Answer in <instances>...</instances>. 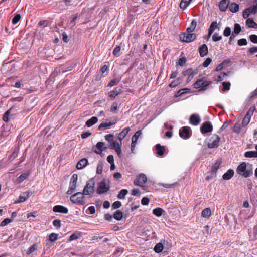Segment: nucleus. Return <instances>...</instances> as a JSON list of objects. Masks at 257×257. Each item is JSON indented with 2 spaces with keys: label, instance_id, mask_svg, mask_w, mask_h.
<instances>
[{
  "label": "nucleus",
  "instance_id": "f257e3e1",
  "mask_svg": "<svg viewBox=\"0 0 257 257\" xmlns=\"http://www.w3.org/2000/svg\"><path fill=\"white\" fill-rule=\"evenodd\" d=\"M95 183L94 178H91L90 180H89L87 182L83 189L82 192L83 194H84L85 196H88L89 197H92L95 192Z\"/></svg>",
  "mask_w": 257,
  "mask_h": 257
},
{
  "label": "nucleus",
  "instance_id": "f03ea898",
  "mask_svg": "<svg viewBox=\"0 0 257 257\" xmlns=\"http://www.w3.org/2000/svg\"><path fill=\"white\" fill-rule=\"evenodd\" d=\"M236 172L238 174L242 175L245 178H247L253 174L252 169H247L245 162L241 163L237 168Z\"/></svg>",
  "mask_w": 257,
  "mask_h": 257
},
{
  "label": "nucleus",
  "instance_id": "7ed1b4c3",
  "mask_svg": "<svg viewBox=\"0 0 257 257\" xmlns=\"http://www.w3.org/2000/svg\"><path fill=\"white\" fill-rule=\"evenodd\" d=\"M85 196L82 192H77L72 195L70 199L73 203L83 205L85 204Z\"/></svg>",
  "mask_w": 257,
  "mask_h": 257
},
{
  "label": "nucleus",
  "instance_id": "20e7f679",
  "mask_svg": "<svg viewBox=\"0 0 257 257\" xmlns=\"http://www.w3.org/2000/svg\"><path fill=\"white\" fill-rule=\"evenodd\" d=\"M212 84L211 81H203L202 79H198L194 84V88H200L199 91H205L208 87Z\"/></svg>",
  "mask_w": 257,
  "mask_h": 257
},
{
  "label": "nucleus",
  "instance_id": "39448f33",
  "mask_svg": "<svg viewBox=\"0 0 257 257\" xmlns=\"http://www.w3.org/2000/svg\"><path fill=\"white\" fill-rule=\"evenodd\" d=\"M196 37V35L195 33L184 32L180 34L179 39L182 42L188 43L193 41Z\"/></svg>",
  "mask_w": 257,
  "mask_h": 257
},
{
  "label": "nucleus",
  "instance_id": "423d86ee",
  "mask_svg": "<svg viewBox=\"0 0 257 257\" xmlns=\"http://www.w3.org/2000/svg\"><path fill=\"white\" fill-rule=\"evenodd\" d=\"M220 140V137L216 134H213L208 143L207 146L209 149L217 148Z\"/></svg>",
  "mask_w": 257,
  "mask_h": 257
},
{
  "label": "nucleus",
  "instance_id": "0eeeda50",
  "mask_svg": "<svg viewBox=\"0 0 257 257\" xmlns=\"http://www.w3.org/2000/svg\"><path fill=\"white\" fill-rule=\"evenodd\" d=\"M109 188L110 187L106 184L105 180H103L98 184L96 192L98 194H104L109 191Z\"/></svg>",
  "mask_w": 257,
  "mask_h": 257
},
{
  "label": "nucleus",
  "instance_id": "6e6552de",
  "mask_svg": "<svg viewBox=\"0 0 257 257\" xmlns=\"http://www.w3.org/2000/svg\"><path fill=\"white\" fill-rule=\"evenodd\" d=\"M191 134V129L188 126H184L179 131L180 136L185 139L189 138Z\"/></svg>",
  "mask_w": 257,
  "mask_h": 257
},
{
  "label": "nucleus",
  "instance_id": "1a4fd4ad",
  "mask_svg": "<svg viewBox=\"0 0 257 257\" xmlns=\"http://www.w3.org/2000/svg\"><path fill=\"white\" fill-rule=\"evenodd\" d=\"M213 126L210 121H206L202 123L200 127V131L202 134H205L212 131Z\"/></svg>",
  "mask_w": 257,
  "mask_h": 257
},
{
  "label": "nucleus",
  "instance_id": "9d476101",
  "mask_svg": "<svg viewBox=\"0 0 257 257\" xmlns=\"http://www.w3.org/2000/svg\"><path fill=\"white\" fill-rule=\"evenodd\" d=\"M32 192L28 191L21 194L18 200L14 201V204H18L25 202L32 194Z\"/></svg>",
  "mask_w": 257,
  "mask_h": 257
},
{
  "label": "nucleus",
  "instance_id": "9b49d317",
  "mask_svg": "<svg viewBox=\"0 0 257 257\" xmlns=\"http://www.w3.org/2000/svg\"><path fill=\"white\" fill-rule=\"evenodd\" d=\"M116 121V119H115L113 121H109L108 120L105 119L101 123L98 128L99 130L107 129L110 126L115 124Z\"/></svg>",
  "mask_w": 257,
  "mask_h": 257
},
{
  "label": "nucleus",
  "instance_id": "f8f14e48",
  "mask_svg": "<svg viewBox=\"0 0 257 257\" xmlns=\"http://www.w3.org/2000/svg\"><path fill=\"white\" fill-rule=\"evenodd\" d=\"M147 178L144 174H141L139 175L137 179L134 180V184L136 186H142V184L147 182Z\"/></svg>",
  "mask_w": 257,
  "mask_h": 257
},
{
  "label": "nucleus",
  "instance_id": "ddd939ff",
  "mask_svg": "<svg viewBox=\"0 0 257 257\" xmlns=\"http://www.w3.org/2000/svg\"><path fill=\"white\" fill-rule=\"evenodd\" d=\"M113 138L114 135L111 134H107L105 136V140L110 144V145L108 147V148L109 149L114 148L115 146L119 143L116 140H114Z\"/></svg>",
  "mask_w": 257,
  "mask_h": 257
},
{
  "label": "nucleus",
  "instance_id": "4468645a",
  "mask_svg": "<svg viewBox=\"0 0 257 257\" xmlns=\"http://www.w3.org/2000/svg\"><path fill=\"white\" fill-rule=\"evenodd\" d=\"M104 143L99 142L92 148L93 151L97 154H101L103 149H106L107 147H103Z\"/></svg>",
  "mask_w": 257,
  "mask_h": 257
},
{
  "label": "nucleus",
  "instance_id": "2eb2a0df",
  "mask_svg": "<svg viewBox=\"0 0 257 257\" xmlns=\"http://www.w3.org/2000/svg\"><path fill=\"white\" fill-rule=\"evenodd\" d=\"M200 121V117L197 114H192L190 117L189 122L193 125H198Z\"/></svg>",
  "mask_w": 257,
  "mask_h": 257
},
{
  "label": "nucleus",
  "instance_id": "dca6fc26",
  "mask_svg": "<svg viewBox=\"0 0 257 257\" xmlns=\"http://www.w3.org/2000/svg\"><path fill=\"white\" fill-rule=\"evenodd\" d=\"M53 211L54 212L67 214L68 212V209L65 206L62 205H55L53 207Z\"/></svg>",
  "mask_w": 257,
  "mask_h": 257
},
{
  "label": "nucleus",
  "instance_id": "f3484780",
  "mask_svg": "<svg viewBox=\"0 0 257 257\" xmlns=\"http://www.w3.org/2000/svg\"><path fill=\"white\" fill-rule=\"evenodd\" d=\"M199 53L200 56L202 57L206 56L208 53V48L207 46L205 44L201 45L199 47Z\"/></svg>",
  "mask_w": 257,
  "mask_h": 257
},
{
  "label": "nucleus",
  "instance_id": "a211bd4d",
  "mask_svg": "<svg viewBox=\"0 0 257 257\" xmlns=\"http://www.w3.org/2000/svg\"><path fill=\"white\" fill-rule=\"evenodd\" d=\"M229 4V0H221L219 3V8L220 11H225Z\"/></svg>",
  "mask_w": 257,
  "mask_h": 257
},
{
  "label": "nucleus",
  "instance_id": "6ab92c4d",
  "mask_svg": "<svg viewBox=\"0 0 257 257\" xmlns=\"http://www.w3.org/2000/svg\"><path fill=\"white\" fill-rule=\"evenodd\" d=\"M156 153L159 156H163L165 151V147L164 146H161L160 144H157L155 146Z\"/></svg>",
  "mask_w": 257,
  "mask_h": 257
},
{
  "label": "nucleus",
  "instance_id": "aec40b11",
  "mask_svg": "<svg viewBox=\"0 0 257 257\" xmlns=\"http://www.w3.org/2000/svg\"><path fill=\"white\" fill-rule=\"evenodd\" d=\"M88 163V160L86 158L81 159L77 164L76 168L77 169H82L84 168Z\"/></svg>",
  "mask_w": 257,
  "mask_h": 257
},
{
  "label": "nucleus",
  "instance_id": "412c9836",
  "mask_svg": "<svg viewBox=\"0 0 257 257\" xmlns=\"http://www.w3.org/2000/svg\"><path fill=\"white\" fill-rule=\"evenodd\" d=\"M130 131V128L127 127L124 128L120 133L118 134L117 137L120 141V143L121 142L122 139H123V138H124V137L127 135Z\"/></svg>",
  "mask_w": 257,
  "mask_h": 257
},
{
  "label": "nucleus",
  "instance_id": "4be33fe9",
  "mask_svg": "<svg viewBox=\"0 0 257 257\" xmlns=\"http://www.w3.org/2000/svg\"><path fill=\"white\" fill-rule=\"evenodd\" d=\"M234 172L232 169H229L226 173H225L222 178L224 180H228L230 179L234 175Z\"/></svg>",
  "mask_w": 257,
  "mask_h": 257
},
{
  "label": "nucleus",
  "instance_id": "5701e85b",
  "mask_svg": "<svg viewBox=\"0 0 257 257\" xmlns=\"http://www.w3.org/2000/svg\"><path fill=\"white\" fill-rule=\"evenodd\" d=\"M98 121V118L95 116L92 117L86 122V125L88 127H91Z\"/></svg>",
  "mask_w": 257,
  "mask_h": 257
},
{
  "label": "nucleus",
  "instance_id": "b1692460",
  "mask_svg": "<svg viewBox=\"0 0 257 257\" xmlns=\"http://www.w3.org/2000/svg\"><path fill=\"white\" fill-rule=\"evenodd\" d=\"M77 183L70 182L69 189L67 192V194H72L75 191Z\"/></svg>",
  "mask_w": 257,
  "mask_h": 257
},
{
  "label": "nucleus",
  "instance_id": "393cba45",
  "mask_svg": "<svg viewBox=\"0 0 257 257\" xmlns=\"http://www.w3.org/2000/svg\"><path fill=\"white\" fill-rule=\"evenodd\" d=\"M196 25L197 22L195 19H193L191 23L190 26L187 28L186 32L189 33L192 32L195 29Z\"/></svg>",
  "mask_w": 257,
  "mask_h": 257
},
{
  "label": "nucleus",
  "instance_id": "a878e982",
  "mask_svg": "<svg viewBox=\"0 0 257 257\" xmlns=\"http://www.w3.org/2000/svg\"><path fill=\"white\" fill-rule=\"evenodd\" d=\"M82 236V233L80 232H76L70 235L68 240L72 241L79 238Z\"/></svg>",
  "mask_w": 257,
  "mask_h": 257
},
{
  "label": "nucleus",
  "instance_id": "bb28decb",
  "mask_svg": "<svg viewBox=\"0 0 257 257\" xmlns=\"http://www.w3.org/2000/svg\"><path fill=\"white\" fill-rule=\"evenodd\" d=\"M246 25L249 28H257V24L253 20L249 18L246 20Z\"/></svg>",
  "mask_w": 257,
  "mask_h": 257
},
{
  "label": "nucleus",
  "instance_id": "cd10ccee",
  "mask_svg": "<svg viewBox=\"0 0 257 257\" xmlns=\"http://www.w3.org/2000/svg\"><path fill=\"white\" fill-rule=\"evenodd\" d=\"M211 214V211L210 208H206L201 212V215L205 218H209Z\"/></svg>",
  "mask_w": 257,
  "mask_h": 257
},
{
  "label": "nucleus",
  "instance_id": "c85d7f7f",
  "mask_svg": "<svg viewBox=\"0 0 257 257\" xmlns=\"http://www.w3.org/2000/svg\"><path fill=\"white\" fill-rule=\"evenodd\" d=\"M164 249V246L163 244L161 242L157 243L155 246L154 250L156 253H160Z\"/></svg>",
  "mask_w": 257,
  "mask_h": 257
},
{
  "label": "nucleus",
  "instance_id": "c756f323",
  "mask_svg": "<svg viewBox=\"0 0 257 257\" xmlns=\"http://www.w3.org/2000/svg\"><path fill=\"white\" fill-rule=\"evenodd\" d=\"M221 163V161L218 160L212 166L211 169V172L212 174H216V171L219 167V166Z\"/></svg>",
  "mask_w": 257,
  "mask_h": 257
},
{
  "label": "nucleus",
  "instance_id": "7c9ffc66",
  "mask_svg": "<svg viewBox=\"0 0 257 257\" xmlns=\"http://www.w3.org/2000/svg\"><path fill=\"white\" fill-rule=\"evenodd\" d=\"M121 144H122V142L119 143L118 144H117V145H116L115 146L114 148H110V149L114 150L115 151V152H116L117 154L118 155V156L120 157H121Z\"/></svg>",
  "mask_w": 257,
  "mask_h": 257
},
{
  "label": "nucleus",
  "instance_id": "2f4dec72",
  "mask_svg": "<svg viewBox=\"0 0 257 257\" xmlns=\"http://www.w3.org/2000/svg\"><path fill=\"white\" fill-rule=\"evenodd\" d=\"M229 10L232 13H235L238 11L239 9V5L235 3H232L229 7Z\"/></svg>",
  "mask_w": 257,
  "mask_h": 257
},
{
  "label": "nucleus",
  "instance_id": "473e14b6",
  "mask_svg": "<svg viewBox=\"0 0 257 257\" xmlns=\"http://www.w3.org/2000/svg\"><path fill=\"white\" fill-rule=\"evenodd\" d=\"M244 156L247 158H257V152L255 151L246 152L244 153Z\"/></svg>",
  "mask_w": 257,
  "mask_h": 257
},
{
  "label": "nucleus",
  "instance_id": "72a5a7b5",
  "mask_svg": "<svg viewBox=\"0 0 257 257\" xmlns=\"http://www.w3.org/2000/svg\"><path fill=\"white\" fill-rule=\"evenodd\" d=\"M113 217L117 220H120L123 217L122 212L120 210L116 211L113 214Z\"/></svg>",
  "mask_w": 257,
  "mask_h": 257
},
{
  "label": "nucleus",
  "instance_id": "f704fd0d",
  "mask_svg": "<svg viewBox=\"0 0 257 257\" xmlns=\"http://www.w3.org/2000/svg\"><path fill=\"white\" fill-rule=\"evenodd\" d=\"M189 89L187 88L180 89L179 91H177V92L175 94V96L176 97H179L184 94L187 93L188 92H189Z\"/></svg>",
  "mask_w": 257,
  "mask_h": 257
},
{
  "label": "nucleus",
  "instance_id": "c9c22d12",
  "mask_svg": "<svg viewBox=\"0 0 257 257\" xmlns=\"http://www.w3.org/2000/svg\"><path fill=\"white\" fill-rule=\"evenodd\" d=\"M164 210L161 208L158 207L153 210V214L157 217H160L162 215Z\"/></svg>",
  "mask_w": 257,
  "mask_h": 257
},
{
  "label": "nucleus",
  "instance_id": "e433bc0d",
  "mask_svg": "<svg viewBox=\"0 0 257 257\" xmlns=\"http://www.w3.org/2000/svg\"><path fill=\"white\" fill-rule=\"evenodd\" d=\"M128 191L126 189H122L117 195V197L119 199H123L125 198V195L127 194Z\"/></svg>",
  "mask_w": 257,
  "mask_h": 257
},
{
  "label": "nucleus",
  "instance_id": "4c0bfd02",
  "mask_svg": "<svg viewBox=\"0 0 257 257\" xmlns=\"http://www.w3.org/2000/svg\"><path fill=\"white\" fill-rule=\"evenodd\" d=\"M247 9H249L250 14H256L257 12V1L254 3L253 5L251 7L247 8Z\"/></svg>",
  "mask_w": 257,
  "mask_h": 257
},
{
  "label": "nucleus",
  "instance_id": "58836bf2",
  "mask_svg": "<svg viewBox=\"0 0 257 257\" xmlns=\"http://www.w3.org/2000/svg\"><path fill=\"white\" fill-rule=\"evenodd\" d=\"M120 91H121V89H115L113 91L110 92L109 97L111 98H115V97L119 94Z\"/></svg>",
  "mask_w": 257,
  "mask_h": 257
},
{
  "label": "nucleus",
  "instance_id": "ea45409f",
  "mask_svg": "<svg viewBox=\"0 0 257 257\" xmlns=\"http://www.w3.org/2000/svg\"><path fill=\"white\" fill-rule=\"evenodd\" d=\"M198 73V71L197 69L193 70L191 69V72H190L189 76L187 77V81L190 82L191 81L193 77Z\"/></svg>",
  "mask_w": 257,
  "mask_h": 257
},
{
  "label": "nucleus",
  "instance_id": "a19ab883",
  "mask_svg": "<svg viewBox=\"0 0 257 257\" xmlns=\"http://www.w3.org/2000/svg\"><path fill=\"white\" fill-rule=\"evenodd\" d=\"M191 2L190 0H181L180 3V7L181 9H185L187 6L189 5V3Z\"/></svg>",
  "mask_w": 257,
  "mask_h": 257
},
{
  "label": "nucleus",
  "instance_id": "79ce46f5",
  "mask_svg": "<svg viewBox=\"0 0 257 257\" xmlns=\"http://www.w3.org/2000/svg\"><path fill=\"white\" fill-rule=\"evenodd\" d=\"M181 81H182L181 78H178L176 80H174V81H173L169 84V87H172V88L175 87L177 86L178 85H179L181 82Z\"/></svg>",
  "mask_w": 257,
  "mask_h": 257
},
{
  "label": "nucleus",
  "instance_id": "37998d69",
  "mask_svg": "<svg viewBox=\"0 0 257 257\" xmlns=\"http://www.w3.org/2000/svg\"><path fill=\"white\" fill-rule=\"evenodd\" d=\"M141 133H142L141 130H138L137 132H136V133L133 136L132 138V140H133V143L134 142H137L139 137L141 135Z\"/></svg>",
  "mask_w": 257,
  "mask_h": 257
},
{
  "label": "nucleus",
  "instance_id": "c03bdc74",
  "mask_svg": "<svg viewBox=\"0 0 257 257\" xmlns=\"http://www.w3.org/2000/svg\"><path fill=\"white\" fill-rule=\"evenodd\" d=\"M255 110V106H253L251 107L248 110V111L246 113V114L245 116H248V117L250 118L251 117L252 115L253 114V113Z\"/></svg>",
  "mask_w": 257,
  "mask_h": 257
},
{
  "label": "nucleus",
  "instance_id": "a18cd8bd",
  "mask_svg": "<svg viewBox=\"0 0 257 257\" xmlns=\"http://www.w3.org/2000/svg\"><path fill=\"white\" fill-rule=\"evenodd\" d=\"M58 239V234L55 233H51L49 236V240L53 242L57 240Z\"/></svg>",
  "mask_w": 257,
  "mask_h": 257
},
{
  "label": "nucleus",
  "instance_id": "49530a36",
  "mask_svg": "<svg viewBox=\"0 0 257 257\" xmlns=\"http://www.w3.org/2000/svg\"><path fill=\"white\" fill-rule=\"evenodd\" d=\"M103 167V164L102 162H99L98 163L97 166L96 172H97V174H101L102 173Z\"/></svg>",
  "mask_w": 257,
  "mask_h": 257
},
{
  "label": "nucleus",
  "instance_id": "de8ad7c7",
  "mask_svg": "<svg viewBox=\"0 0 257 257\" xmlns=\"http://www.w3.org/2000/svg\"><path fill=\"white\" fill-rule=\"evenodd\" d=\"M28 176V174L27 173H23L17 179V181L19 183H21L25 179H26Z\"/></svg>",
  "mask_w": 257,
  "mask_h": 257
},
{
  "label": "nucleus",
  "instance_id": "09e8293b",
  "mask_svg": "<svg viewBox=\"0 0 257 257\" xmlns=\"http://www.w3.org/2000/svg\"><path fill=\"white\" fill-rule=\"evenodd\" d=\"M230 82H223L222 83V86H223V91H228L230 89Z\"/></svg>",
  "mask_w": 257,
  "mask_h": 257
},
{
  "label": "nucleus",
  "instance_id": "8fccbe9b",
  "mask_svg": "<svg viewBox=\"0 0 257 257\" xmlns=\"http://www.w3.org/2000/svg\"><path fill=\"white\" fill-rule=\"evenodd\" d=\"M241 30V28L240 25L238 23H235L234 27V33L238 34L240 32Z\"/></svg>",
  "mask_w": 257,
  "mask_h": 257
},
{
  "label": "nucleus",
  "instance_id": "3c124183",
  "mask_svg": "<svg viewBox=\"0 0 257 257\" xmlns=\"http://www.w3.org/2000/svg\"><path fill=\"white\" fill-rule=\"evenodd\" d=\"M13 221V219L6 218L3 220L0 224L1 226H5Z\"/></svg>",
  "mask_w": 257,
  "mask_h": 257
},
{
  "label": "nucleus",
  "instance_id": "603ef678",
  "mask_svg": "<svg viewBox=\"0 0 257 257\" xmlns=\"http://www.w3.org/2000/svg\"><path fill=\"white\" fill-rule=\"evenodd\" d=\"M11 109L8 110L7 111L5 112L4 113L3 116V120L5 122H8L9 120V116L10 114Z\"/></svg>",
  "mask_w": 257,
  "mask_h": 257
},
{
  "label": "nucleus",
  "instance_id": "864d4df0",
  "mask_svg": "<svg viewBox=\"0 0 257 257\" xmlns=\"http://www.w3.org/2000/svg\"><path fill=\"white\" fill-rule=\"evenodd\" d=\"M21 19V15L20 14H16L12 19V23L13 24H17Z\"/></svg>",
  "mask_w": 257,
  "mask_h": 257
},
{
  "label": "nucleus",
  "instance_id": "5fc2aeb1",
  "mask_svg": "<svg viewBox=\"0 0 257 257\" xmlns=\"http://www.w3.org/2000/svg\"><path fill=\"white\" fill-rule=\"evenodd\" d=\"M231 30L230 27H227L223 31V35L225 37H228L231 35Z\"/></svg>",
  "mask_w": 257,
  "mask_h": 257
},
{
  "label": "nucleus",
  "instance_id": "6e6d98bb",
  "mask_svg": "<svg viewBox=\"0 0 257 257\" xmlns=\"http://www.w3.org/2000/svg\"><path fill=\"white\" fill-rule=\"evenodd\" d=\"M237 44L239 46L246 45L247 44V41L246 39L242 38L238 40Z\"/></svg>",
  "mask_w": 257,
  "mask_h": 257
},
{
  "label": "nucleus",
  "instance_id": "4d7b16f0",
  "mask_svg": "<svg viewBox=\"0 0 257 257\" xmlns=\"http://www.w3.org/2000/svg\"><path fill=\"white\" fill-rule=\"evenodd\" d=\"M257 52V47L253 46L252 47L249 49L247 55H252Z\"/></svg>",
  "mask_w": 257,
  "mask_h": 257
},
{
  "label": "nucleus",
  "instance_id": "13d9d810",
  "mask_svg": "<svg viewBox=\"0 0 257 257\" xmlns=\"http://www.w3.org/2000/svg\"><path fill=\"white\" fill-rule=\"evenodd\" d=\"M250 119L251 118L248 117V116H245V117L243 119L242 125L243 126H246L249 123Z\"/></svg>",
  "mask_w": 257,
  "mask_h": 257
},
{
  "label": "nucleus",
  "instance_id": "bf43d9fd",
  "mask_svg": "<svg viewBox=\"0 0 257 257\" xmlns=\"http://www.w3.org/2000/svg\"><path fill=\"white\" fill-rule=\"evenodd\" d=\"M53 225L57 228H59L61 225V220L59 219H55L53 221Z\"/></svg>",
  "mask_w": 257,
  "mask_h": 257
},
{
  "label": "nucleus",
  "instance_id": "052dcab7",
  "mask_svg": "<svg viewBox=\"0 0 257 257\" xmlns=\"http://www.w3.org/2000/svg\"><path fill=\"white\" fill-rule=\"evenodd\" d=\"M221 39H222V36H219V34L216 33L214 34L212 36V40L214 42L219 41V40H221Z\"/></svg>",
  "mask_w": 257,
  "mask_h": 257
},
{
  "label": "nucleus",
  "instance_id": "680f3d73",
  "mask_svg": "<svg viewBox=\"0 0 257 257\" xmlns=\"http://www.w3.org/2000/svg\"><path fill=\"white\" fill-rule=\"evenodd\" d=\"M121 206V203L119 201L114 202L112 205V208L114 209H116L120 208Z\"/></svg>",
  "mask_w": 257,
  "mask_h": 257
},
{
  "label": "nucleus",
  "instance_id": "e2e57ef3",
  "mask_svg": "<svg viewBox=\"0 0 257 257\" xmlns=\"http://www.w3.org/2000/svg\"><path fill=\"white\" fill-rule=\"evenodd\" d=\"M217 27L218 25L217 22L214 21L211 24L209 29L214 32V31L217 28Z\"/></svg>",
  "mask_w": 257,
  "mask_h": 257
},
{
  "label": "nucleus",
  "instance_id": "0e129e2a",
  "mask_svg": "<svg viewBox=\"0 0 257 257\" xmlns=\"http://www.w3.org/2000/svg\"><path fill=\"white\" fill-rule=\"evenodd\" d=\"M120 49L121 47L119 46H116L113 50V54L116 56H118Z\"/></svg>",
  "mask_w": 257,
  "mask_h": 257
},
{
  "label": "nucleus",
  "instance_id": "69168bd1",
  "mask_svg": "<svg viewBox=\"0 0 257 257\" xmlns=\"http://www.w3.org/2000/svg\"><path fill=\"white\" fill-rule=\"evenodd\" d=\"M37 249V245L34 244L31 246L28 251V254H30L33 252H34Z\"/></svg>",
  "mask_w": 257,
  "mask_h": 257
},
{
  "label": "nucleus",
  "instance_id": "338daca9",
  "mask_svg": "<svg viewBox=\"0 0 257 257\" xmlns=\"http://www.w3.org/2000/svg\"><path fill=\"white\" fill-rule=\"evenodd\" d=\"M212 62V59L210 58H207L203 62V66L207 67Z\"/></svg>",
  "mask_w": 257,
  "mask_h": 257
},
{
  "label": "nucleus",
  "instance_id": "774afa93",
  "mask_svg": "<svg viewBox=\"0 0 257 257\" xmlns=\"http://www.w3.org/2000/svg\"><path fill=\"white\" fill-rule=\"evenodd\" d=\"M250 40L253 43H257V35L255 34L251 35L249 36Z\"/></svg>",
  "mask_w": 257,
  "mask_h": 257
}]
</instances>
